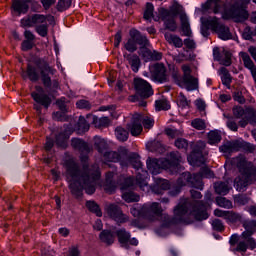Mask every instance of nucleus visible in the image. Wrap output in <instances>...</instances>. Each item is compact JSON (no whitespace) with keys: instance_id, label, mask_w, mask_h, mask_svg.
<instances>
[{"instance_id":"1","label":"nucleus","mask_w":256,"mask_h":256,"mask_svg":"<svg viewBox=\"0 0 256 256\" xmlns=\"http://www.w3.org/2000/svg\"><path fill=\"white\" fill-rule=\"evenodd\" d=\"M82 169L73 160L66 163L67 179L72 195L81 197L83 189L87 195L95 193V185L101 179V172L97 164L89 167V157H81Z\"/></svg>"},{"instance_id":"2","label":"nucleus","mask_w":256,"mask_h":256,"mask_svg":"<svg viewBox=\"0 0 256 256\" xmlns=\"http://www.w3.org/2000/svg\"><path fill=\"white\" fill-rule=\"evenodd\" d=\"M191 215L196 219V221H203L209 219V214L207 213V205L203 204L201 201H189V199H183L174 208V217L172 219L169 216H165L168 219L167 225L171 223H185L189 225L191 221L187 218Z\"/></svg>"},{"instance_id":"3","label":"nucleus","mask_w":256,"mask_h":256,"mask_svg":"<svg viewBox=\"0 0 256 256\" xmlns=\"http://www.w3.org/2000/svg\"><path fill=\"white\" fill-rule=\"evenodd\" d=\"M37 69L40 71V76L37 73ZM55 73H57V70L51 67L49 63H47V61L39 60L36 63V67L28 64L26 72L22 71V77L23 79H27L28 77V79H30L34 83H36V81H39V78L41 77L44 87H51L52 85L53 89H59V81H51V75H54Z\"/></svg>"},{"instance_id":"4","label":"nucleus","mask_w":256,"mask_h":256,"mask_svg":"<svg viewBox=\"0 0 256 256\" xmlns=\"http://www.w3.org/2000/svg\"><path fill=\"white\" fill-rule=\"evenodd\" d=\"M236 167L239 171L238 177L234 180L236 189L237 191H245V187L256 181V167L245 157L236 158Z\"/></svg>"},{"instance_id":"5","label":"nucleus","mask_w":256,"mask_h":256,"mask_svg":"<svg viewBox=\"0 0 256 256\" xmlns=\"http://www.w3.org/2000/svg\"><path fill=\"white\" fill-rule=\"evenodd\" d=\"M209 29L217 33L218 37L223 41H228V39H233V35L229 30V27L221 24L217 17H208L202 20L201 34L203 37H209Z\"/></svg>"},{"instance_id":"6","label":"nucleus","mask_w":256,"mask_h":256,"mask_svg":"<svg viewBox=\"0 0 256 256\" xmlns=\"http://www.w3.org/2000/svg\"><path fill=\"white\" fill-rule=\"evenodd\" d=\"M127 157L128 158L125 159V167H127V165L130 163V165H132V167L138 171L136 175V185L139 186L142 191H149V185L147 184V171H144L141 168V158L137 154L129 155L128 150Z\"/></svg>"},{"instance_id":"7","label":"nucleus","mask_w":256,"mask_h":256,"mask_svg":"<svg viewBox=\"0 0 256 256\" xmlns=\"http://www.w3.org/2000/svg\"><path fill=\"white\" fill-rule=\"evenodd\" d=\"M155 125V120L151 116H144L139 113H135L132 116L131 123L127 124V129L130 131L133 137L141 135L144 129H151Z\"/></svg>"},{"instance_id":"8","label":"nucleus","mask_w":256,"mask_h":256,"mask_svg":"<svg viewBox=\"0 0 256 256\" xmlns=\"http://www.w3.org/2000/svg\"><path fill=\"white\" fill-rule=\"evenodd\" d=\"M251 0H235V4L230 9L224 10V19H234L237 23L248 19L249 13L245 10V5H249Z\"/></svg>"},{"instance_id":"9","label":"nucleus","mask_w":256,"mask_h":256,"mask_svg":"<svg viewBox=\"0 0 256 256\" xmlns=\"http://www.w3.org/2000/svg\"><path fill=\"white\" fill-rule=\"evenodd\" d=\"M178 187L175 189V191L171 190L170 195L172 197H175V195H179L181 193V187H185L186 185H189L190 187H194L195 189H200V191H203V184L201 182V176L200 175H191L189 172L182 173L178 180H177Z\"/></svg>"},{"instance_id":"10","label":"nucleus","mask_w":256,"mask_h":256,"mask_svg":"<svg viewBox=\"0 0 256 256\" xmlns=\"http://www.w3.org/2000/svg\"><path fill=\"white\" fill-rule=\"evenodd\" d=\"M179 11H181V6L177 3L172 5L171 11L164 8L159 9V17L164 21V25L169 31H177V22H175V17L179 15Z\"/></svg>"},{"instance_id":"11","label":"nucleus","mask_w":256,"mask_h":256,"mask_svg":"<svg viewBox=\"0 0 256 256\" xmlns=\"http://www.w3.org/2000/svg\"><path fill=\"white\" fill-rule=\"evenodd\" d=\"M183 76L176 81L179 87L188 91H196L199 89V79L191 75V66L184 64L182 65Z\"/></svg>"},{"instance_id":"12","label":"nucleus","mask_w":256,"mask_h":256,"mask_svg":"<svg viewBox=\"0 0 256 256\" xmlns=\"http://www.w3.org/2000/svg\"><path fill=\"white\" fill-rule=\"evenodd\" d=\"M234 117L241 119L239 121L240 127H247V125H256V109L247 108L246 110L241 107L233 109Z\"/></svg>"},{"instance_id":"13","label":"nucleus","mask_w":256,"mask_h":256,"mask_svg":"<svg viewBox=\"0 0 256 256\" xmlns=\"http://www.w3.org/2000/svg\"><path fill=\"white\" fill-rule=\"evenodd\" d=\"M205 142L203 141H198L193 148L192 153L188 156V163H190V165L195 166H199V165H203V163H205V156L207 155L205 151Z\"/></svg>"},{"instance_id":"14","label":"nucleus","mask_w":256,"mask_h":256,"mask_svg":"<svg viewBox=\"0 0 256 256\" xmlns=\"http://www.w3.org/2000/svg\"><path fill=\"white\" fill-rule=\"evenodd\" d=\"M105 211L108 217L117 222L118 225L127 223V221H129V216L124 214L123 210H121V207H119L117 204H107L105 206Z\"/></svg>"},{"instance_id":"15","label":"nucleus","mask_w":256,"mask_h":256,"mask_svg":"<svg viewBox=\"0 0 256 256\" xmlns=\"http://www.w3.org/2000/svg\"><path fill=\"white\" fill-rule=\"evenodd\" d=\"M247 249H251V251L256 249V240L247 234V232H242V234L239 236V242L235 248V251L238 253H247Z\"/></svg>"},{"instance_id":"16","label":"nucleus","mask_w":256,"mask_h":256,"mask_svg":"<svg viewBox=\"0 0 256 256\" xmlns=\"http://www.w3.org/2000/svg\"><path fill=\"white\" fill-rule=\"evenodd\" d=\"M134 87L136 89L137 95H139L143 99H149V97L153 95V88L151 87V84H149V82H147L146 80H143L141 78H135Z\"/></svg>"},{"instance_id":"17","label":"nucleus","mask_w":256,"mask_h":256,"mask_svg":"<svg viewBox=\"0 0 256 256\" xmlns=\"http://www.w3.org/2000/svg\"><path fill=\"white\" fill-rule=\"evenodd\" d=\"M142 213L146 219H149V221H155V217L162 215L163 208L158 202H153L152 204H144L142 206Z\"/></svg>"},{"instance_id":"18","label":"nucleus","mask_w":256,"mask_h":256,"mask_svg":"<svg viewBox=\"0 0 256 256\" xmlns=\"http://www.w3.org/2000/svg\"><path fill=\"white\" fill-rule=\"evenodd\" d=\"M106 161H110L112 163H120L122 167H125L127 163L125 160L128 159L127 149L120 148L119 152H106L104 155Z\"/></svg>"},{"instance_id":"19","label":"nucleus","mask_w":256,"mask_h":256,"mask_svg":"<svg viewBox=\"0 0 256 256\" xmlns=\"http://www.w3.org/2000/svg\"><path fill=\"white\" fill-rule=\"evenodd\" d=\"M37 92H32L31 97L34 99L36 103H39L40 105H43V107H49L51 105V98L49 95L44 93L43 87L36 86L35 87Z\"/></svg>"},{"instance_id":"20","label":"nucleus","mask_w":256,"mask_h":256,"mask_svg":"<svg viewBox=\"0 0 256 256\" xmlns=\"http://www.w3.org/2000/svg\"><path fill=\"white\" fill-rule=\"evenodd\" d=\"M165 65L163 64H154L150 67V73L155 81L158 83H165L167 81V74H166Z\"/></svg>"},{"instance_id":"21","label":"nucleus","mask_w":256,"mask_h":256,"mask_svg":"<svg viewBox=\"0 0 256 256\" xmlns=\"http://www.w3.org/2000/svg\"><path fill=\"white\" fill-rule=\"evenodd\" d=\"M12 15L21 17L29 13V4L25 0H13L11 5Z\"/></svg>"},{"instance_id":"22","label":"nucleus","mask_w":256,"mask_h":256,"mask_svg":"<svg viewBox=\"0 0 256 256\" xmlns=\"http://www.w3.org/2000/svg\"><path fill=\"white\" fill-rule=\"evenodd\" d=\"M167 162L163 161V159L149 158L146 161L147 169L152 173V175H159L162 169H165Z\"/></svg>"},{"instance_id":"23","label":"nucleus","mask_w":256,"mask_h":256,"mask_svg":"<svg viewBox=\"0 0 256 256\" xmlns=\"http://www.w3.org/2000/svg\"><path fill=\"white\" fill-rule=\"evenodd\" d=\"M130 37H132L136 43V45H140L142 47L149 46V40L146 36H143L141 32L138 30L132 29L130 30Z\"/></svg>"},{"instance_id":"24","label":"nucleus","mask_w":256,"mask_h":256,"mask_svg":"<svg viewBox=\"0 0 256 256\" xmlns=\"http://www.w3.org/2000/svg\"><path fill=\"white\" fill-rule=\"evenodd\" d=\"M171 184L165 179L157 178L156 184L153 186L152 191L156 193V195H161L163 191H167V189H170Z\"/></svg>"},{"instance_id":"25","label":"nucleus","mask_w":256,"mask_h":256,"mask_svg":"<svg viewBox=\"0 0 256 256\" xmlns=\"http://www.w3.org/2000/svg\"><path fill=\"white\" fill-rule=\"evenodd\" d=\"M116 235L121 247H129V239H131V233L125 230V228H121L116 231Z\"/></svg>"},{"instance_id":"26","label":"nucleus","mask_w":256,"mask_h":256,"mask_svg":"<svg viewBox=\"0 0 256 256\" xmlns=\"http://www.w3.org/2000/svg\"><path fill=\"white\" fill-rule=\"evenodd\" d=\"M124 57L131 66L132 71H134V73H137L141 65V59L139 58V56H137V54H124Z\"/></svg>"},{"instance_id":"27","label":"nucleus","mask_w":256,"mask_h":256,"mask_svg":"<svg viewBox=\"0 0 256 256\" xmlns=\"http://www.w3.org/2000/svg\"><path fill=\"white\" fill-rule=\"evenodd\" d=\"M215 193L218 195H227L229 191H231V186L229 185V181L226 182H216L214 183Z\"/></svg>"},{"instance_id":"28","label":"nucleus","mask_w":256,"mask_h":256,"mask_svg":"<svg viewBox=\"0 0 256 256\" xmlns=\"http://www.w3.org/2000/svg\"><path fill=\"white\" fill-rule=\"evenodd\" d=\"M239 149H241V144L239 142H227L220 146V151L222 153H237Z\"/></svg>"},{"instance_id":"29","label":"nucleus","mask_w":256,"mask_h":256,"mask_svg":"<svg viewBox=\"0 0 256 256\" xmlns=\"http://www.w3.org/2000/svg\"><path fill=\"white\" fill-rule=\"evenodd\" d=\"M71 146L73 147V149L81 151V153H89V145H87L85 141L79 138H73L71 140Z\"/></svg>"},{"instance_id":"30","label":"nucleus","mask_w":256,"mask_h":256,"mask_svg":"<svg viewBox=\"0 0 256 256\" xmlns=\"http://www.w3.org/2000/svg\"><path fill=\"white\" fill-rule=\"evenodd\" d=\"M164 37L167 43H169L170 45H174V47H177L178 49H180V47H183V39H181L179 36L173 35L171 33H165Z\"/></svg>"},{"instance_id":"31","label":"nucleus","mask_w":256,"mask_h":256,"mask_svg":"<svg viewBox=\"0 0 256 256\" xmlns=\"http://www.w3.org/2000/svg\"><path fill=\"white\" fill-rule=\"evenodd\" d=\"M242 226L245 229L243 233H247L251 237L256 233V220H244Z\"/></svg>"},{"instance_id":"32","label":"nucleus","mask_w":256,"mask_h":256,"mask_svg":"<svg viewBox=\"0 0 256 256\" xmlns=\"http://www.w3.org/2000/svg\"><path fill=\"white\" fill-rule=\"evenodd\" d=\"M100 241L106 243V245H113L115 243V235L109 230H103L99 235Z\"/></svg>"},{"instance_id":"33","label":"nucleus","mask_w":256,"mask_h":256,"mask_svg":"<svg viewBox=\"0 0 256 256\" xmlns=\"http://www.w3.org/2000/svg\"><path fill=\"white\" fill-rule=\"evenodd\" d=\"M87 119H92L95 127H109V124L111 123L109 117L97 118L93 115H87Z\"/></svg>"},{"instance_id":"34","label":"nucleus","mask_w":256,"mask_h":256,"mask_svg":"<svg viewBox=\"0 0 256 256\" xmlns=\"http://www.w3.org/2000/svg\"><path fill=\"white\" fill-rule=\"evenodd\" d=\"M180 21H181V27L184 35L186 37H189V35H191V27L189 25V18L187 17V14L185 13L180 14Z\"/></svg>"},{"instance_id":"35","label":"nucleus","mask_w":256,"mask_h":256,"mask_svg":"<svg viewBox=\"0 0 256 256\" xmlns=\"http://www.w3.org/2000/svg\"><path fill=\"white\" fill-rule=\"evenodd\" d=\"M213 3H214L213 13L215 14L221 13V4L219 3V0H207L206 3L202 5L203 11H209Z\"/></svg>"},{"instance_id":"36","label":"nucleus","mask_w":256,"mask_h":256,"mask_svg":"<svg viewBox=\"0 0 256 256\" xmlns=\"http://www.w3.org/2000/svg\"><path fill=\"white\" fill-rule=\"evenodd\" d=\"M219 73H220V75H222L221 79H222L223 85H225L229 89V87H231V81H232L231 74L229 73V70H227V68H225V67H222V68H220Z\"/></svg>"},{"instance_id":"37","label":"nucleus","mask_w":256,"mask_h":256,"mask_svg":"<svg viewBox=\"0 0 256 256\" xmlns=\"http://www.w3.org/2000/svg\"><path fill=\"white\" fill-rule=\"evenodd\" d=\"M169 159L170 167H178L181 161H183V158L181 157V154L178 151L170 152Z\"/></svg>"},{"instance_id":"38","label":"nucleus","mask_w":256,"mask_h":256,"mask_svg":"<svg viewBox=\"0 0 256 256\" xmlns=\"http://www.w3.org/2000/svg\"><path fill=\"white\" fill-rule=\"evenodd\" d=\"M241 58L246 69H249L252 73L253 70L256 69V67H255V64L253 63V60H251V57L249 56V54H247L246 52H242Z\"/></svg>"},{"instance_id":"39","label":"nucleus","mask_w":256,"mask_h":256,"mask_svg":"<svg viewBox=\"0 0 256 256\" xmlns=\"http://www.w3.org/2000/svg\"><path fill=\"white\" fill-rule=\"evenodd\" d=\"M216 204L223 209H233V202L225 197H216Z\"/></svg>"},{"instance_id":"40","label":"nucleus","mask_w":256,"mask_h":256,"mask_svg":"<svg viewBox=\"0 0 256 256\" xmlns=\"http://www.w3.org/2000/svg\"><path fill=\"white\" fill-rule=\"evenodd\" d=\"M89 122L85 119V117L80 116L78 120V133L81 135L83 133H87L89 131Z\"/></svg>"},{"instance_id":"41","label":"nucleus","mask_w":256,"mask_h":256,"mask_svg":"<svg viewBox=\"0 0 256 256\" xmlns=\"http://www.w3.org/2000/svg\"><path fill=\"white\" fill-rule=\"evenodd\" d=\"M115 135L118 141L125 142L129 139V132L123 127H117L115 130Z\"/></svg>"},{"instance_id":"42","label":"nucleus","mask_w":256,"mask_h":256,"mask_svg":"<svg viewBox=\"0 0 256 256\" xmlns=\"http://www.w3.org/2000/svg\"><path fill=\"white\" fill-rule=\"evenodd\" d=\"M94 146L97 149V151H99V153H103V151L107 149V142H105V139L96 136L94 138Z\"/></svg>"},{"instance_id":"43","label":"nucleus","mask_w":256,"mask_h":256,"mask_svg":"<svg viewBox=\"0 0 256 256\" xmlns=\"http://www.w3.org/2000/svg\"><path fill=\"white\" fill-rule=\"evenodd\" d=\"M86 207L91 211V213H95L97 217H101L103 215V212H101V209L99 208V205L95 203V201H87Z\"/></svg>"},{"instance_id":"44","label":"nucleus","mask_w":256,"mask_h":256,"mask_svg":"<svg viewBox=\"0 0 256 256\" xmlns=\"http://www.w3.org/2000/svg\"><path fill=\"white\" fill-rule=\"evenodd\" d=\"M221 142V134L217 131H210L208 133V143L210 145H217V143Z\"/></svg>"},{"instance_id":"45","label":"nucleus","mask_w":256,"mask_h":256,"mask_svg":"<svg viewBox=\"0 0 256 256\" xmlns=\"http://www.w3.org/2000/svg\"><path fill=\"white\" fill-rule=\"evenodd\" d=\"M241 219H243L241 214L233 211H228L225 220L227 221V223H237L238 221H241Z\"/></svg>"},{"instance_id":"46","label":"nucleus","mask_w":256,"mask_h":256,"mask_svg":"<svg viewBox=\"0 0 256 256\" xmlns=\"http://www.w3.org/2000/svg\"><path fill=\"white\" fill-rule=\"evenodd\" d=\"M122 198L126 203H135L140 199L139 195L135 194V192H124Z\"/></svg>"},{"instance_id":"47","label":"nucleus","mask_w":256,"mask_h":256,"mask_svg":"<svg viewBox=\"0 0 256 256\" xmlns=\"http://www.w3.org/2000/svg\"><path fill=\"white\" fill-rule=\"evenodd\" d=\"M32 17L33 27H35V29L47 21V16L43 14H33Z\"/></svg>"},{"instance_id":"48","label":"nucleus","mask_w":256,"mask_h":256,"mask_svg":"<svg viewBox=\"0 0 256 256\" xmlns=\"http://www.w3.org/2000/svg\"><path fill=\"white\" fill-rule=\"evenodd\" d=\"M35 31L38 33V35H40V37H47L49 33V24H47L46 21L43 24L36 26Z\"/></svg>"},{"instance_id":"49","label":"nucleus","mask_w":256,"mask_h":256,"mask_svg":"<svg viewBox=\"0 0 256 256\" xmlns=\"http://www.w3.org/2000/svg\"><path fill=\"white\" fill-rule=\"evenodd\" d=\"M219 62L220 65H224L225 67L231 66V52L224 50Z\"/></svg>"},{"instance_id":"50","label":"nucleus","mask_w":256,"mask_h":256,"mask_svg":"<svg viewBox=\"0 0 256 256\" xmlns=\"http://www.w3.org/2000/svg\"><path fill=\"white\" fill-rule=\"evenodd\" d=\"M124 47L126 51H129L130 53H135L137 50V42H135V39L130 36V39L124 44Z\"/></svg>"},{"instance_id":"51","label":"nucleus","mask_w":256,"mask_h":256,"mask_svg":"<svg viewBox=\"0 0 256 256\" xmlns=\"http://www.w3.org/2000/svg\"><path fill=\"white\" fill-rule=\"evenodd\" d=\"M194 175L200 176L201 183L203 182V177H205L206 179L214 177L213 171H211L209 168H202L198 174H194ZM202 185H203V183H202ZM202 189H203V186H202Z\"/></svg>"},{"instance_id":"52","label":"nucleus","mask_w":256,"mask_h":256,"mask_svg":"<svg viewBox=\"0 0 256 256\" xmlns=\"http://www.w3.org/2000/svg\"><path fill=\"white\" fill-rule=\"evenodd\" d=\"M155 105L157 111H167L168 109H171V106L167 100H156Z\"/></svg>"},{"instance_id":"53","label":"nucleus","mask_w":256,"mask_h":256,"mask_svg":"<svg viewBox=\"0 0 256 256\" xmlns=\"http://www.w3.org/2000/svg\"><path fill=\"white\" fill-rule=\"evenodd\" d=\"M69 137L63 133H60L58 136H56V145H58V147H67V139Z\"/></svg>"},{"instance_id":"54","label":"nucleus","mask_w":256,"mask_h":256,"mask_svg":"<svg viewBox=\"0 0 256 256\" xmlns=\"http://www.w3.org/2000/svg\"><path fill=\"white\" fill-rule=\"evenodd\" d=\"M153 11H154L153 4L147 3L146 9L144 11V19H146V21H149V19H153Z\"/></svg>"},{"instance_id":"55","label":"nucleus","mask_w":256,"mask_h":256,"mask_svg":"<svg viewBox=\"0 0 256 256\" xmlns=\"http://www.w3.org/2000/svg\"><path fill=\"white\" fill-rule=\"evenodd\" d=\"M152 53H153V50H149V48H147V46L140 48V55H142V57L145 61H151Z\"/></svg>"},{"instance_id":"56","label":"nucleus","mask_w":256,"mask_h":256,"mask_svg":"<svg viewBox=\"0 0 256 256\" xmlns=\"http://www.w3.org/2000/svg\"><path fill=\"white\" fill-rule=\"evenodd\" d=\"M192 127L194 129H197L198 131H203L205 129V121L199 118H196L192 121Z\"/></svg>"},{"instance_id":"57","label":"nucleus","mask_w":256,"mask_h":256,"mask_svg":"<svg viewBox=\"0 0 256 256\" xmlns=\"http://www.w3.org/2000/svg\"><path fill=\"white\" fill-rule=\"evenodd\" d=\"M214 231H225V225H223V221H221L220 219H214L211 223Z\"/></svg>"},{"instance_id":"58","label":"nucleus","mask_w":256,"mask_h":256,"mask_svg":"<svg viewBox=\"0 0 256 256\" xmlns=\"http://www.w3.org/2000/svg\"><path fill=\"white\" fill-rule=\"evenodd\" d=\"M120 185V189L122 191H125L129 189V187H133V185H135V181H133V178H124L123 182Z\"/></svg>"},{"instance_id":"59","label":"nucleus","mask_w":256,"mask_h":256,"mask_svg":"<svg viewBox=\"0 0 256 256\" xmlns=\"http://www.w3.org/2000/svg\"><path fill=\"white\" fill-rule=\"evenodd\" d=\"M71 7V0H59L57 4L58 11H65Z\"/></svg>"},{"instance_id":"60","label":"nucleus","mask_w":256,"mask_h":256,"mask_svg":"<svg viewBox=\"0 0 256 256\" xmlns=\"http://www.w3.org/2000/svg\"><path fill=\"white\" fill-rule=\"evenodd\" d=\"M234 201L237 205H247V203H249V197L245 195H238L234 197Z\"/></svg>"},{"instance_id":"61","label":"nucleus","mask_w":256,"mask_h":256,"mask_svg":"<svg viewBox=\"0 0 256 256\" xmlns=\"http://www.w3.org/2000/svg\"><path fill=\"white\" fill-rule=\"evenodd\" d=\"M76 106L78 109H86L89 111V109H91V102L87 100H79L76 102Z\"/></svg>"},{"instance_id":"62","label":"nucleus","mask_w":256,"mask_h":256,"mask_svg":"<svg viewBox=\"0 0 256 256\" xmlns=\"http://www.w3.org/2000/svg\"><path fill=\"white\" fill-rule=\"evenodd\" d=\"M20 25L21 27H33V15L21 19Z\"/></svg>"},{"instance_id":"63","label":"nucleus","mask_w":256,"mask_h":256,"mask_svg":"<svg viewBox=\"0 0 256 256\" xmlns=\"http://www.w3.org/2000/svg\"><path fill=\"white\" fill-rule=\"evenodd\" d=\"M175 147H177V149H187V147H189V143L183 138H178L175 141Z\"/></svg>"},{"instance_id":"64","label":"nucleus","mask_w":256,"mask_h":256,"mask_svg":"<svg viewBox=\"0 0 256 256\" xmlns=\"http://www.w3.org/2000/svg\"><path fill=\"white\" fill-rule=\"evenodd\" d=\"M178 103L180 105V107H189V100H187V97H185V94L180 93L178 95Z\"/></svg>"}]
</instances>
